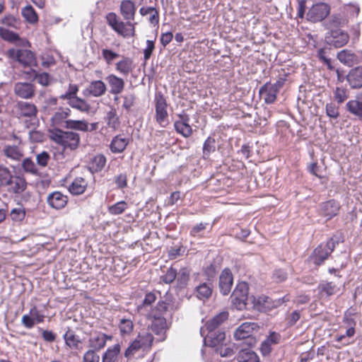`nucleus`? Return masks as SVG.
I'll list each match as a JSON object with an SVG mask.
<instances>
[{"label": "nucleus", "instance_id": "774afa93", "mask_svg": "<svg viewBox=\"0 0 362 362\" xmlns=\"http://www.w3.org/2000/svg\"><path fill=\"white\" fill-rule=\"evenodd\" d=\"M267 300L266 296H253L252 297V303L255 309L263 312L264 306L265 305V302Z\"/></svg>", "mask_w": 362, "mask_h": 362}, {"label": "nucleus", "instance_id": "0e129e2a", "mask_svg": "<svg viewBox=\"0 0 362 362\" xmlns=\"http://www.w3.org/2000/svg\"><path fill=\"white\" fill-rule=\"evenodd\" d=\"M347 18L341 17L340 15H333L329 20V27L332 29L341 26L347 23Z\"/></svg>", "mask_w": 362, "mask_h": 362}, {"label": "nucleus", "instance_id": "09e8293b", "mask_svg": "<svg viewBox=\"0 0 362 362\" xmlns=\"http://www.w3.org/2000/svg\"><path fill=\"white\" fill-rule=\"evenodd\" d=\"M21 13L24 18L31 24L35 23L38 20L37 15L35 11L30 5L26 6L24 8H23L21 10Z\"/></svg>", "mask_w": 362, "mask_h": 362}, {"label": "nucleus", "instance_id": "a878e982", "mask_svg": "<svg viewBox=\"0 0 362 362\" xmlns=\"http://www.w3.org/2000/svg\"><path fill=\"white\" fill-rule=\"evenodd\" d=\"M259 93L264 103L267 104H272L276 100L278 93L276 89H274L271 83H266L262 86L259 90Z\"/></svg>", "mask_w": 362, "mask_h": 362}, {"label": "nucleus", "instance_id": "a18cd8bd", "mask_svg": "<svg viewBox=\"0 0 362 362\" xmlns=\"http://www.w3.org/2000/svg\"><path fill=\"white\" fill-rule=\"evenodd\" d=\"M289 300V298L287 296H284L283 298H279L277 299H272L268 296H267V300L265 302V305L264 306L263 312H267L271 310L272 309L276 308L279 306L281 305L284 303Z\"/></svg>", "mask_w": 362, "mask_h": 362}, {"label": "nucleus", "instance_id": "39448f33", "mask_svg": "<svg viewBox=\"0 0 362 362\" xmlns=\"http://www.w3.org/2000/svg\"><path fill=\"white\" fill-rule=\"evenodd\" d=\"M6 54L13 61L18 62L24 67H30L36 64V60L33 52L28 49L19 48L9 49Z\"/></svg>", "mask_w": 362, "mask_h": 362}, {"label": "nucleus", "instance_id": "9b49d317", "mask_svg": "<svg viewBox=\"0 0 362 362\" xmlns=\"http://www.w3.org/2000/svg\"><path fill=\"white\" fill-rule=\"evenodd\" d=\"M178 119L174 122V128L177 133L185 138H189L192 134V128L189 125V117L187 114L177 115Z\"/></svg>", "mask_w": 362, "mask_h": 362}, {"label": "nucleus", "instance_id": "49530a36", "mask_svg": "<svg viewBox=\"0 0 362 362\" xmlns=\"http://www.w3.org/2000/svg\"><path fill=\"white\" fill-rule=\"evenodd\" d=\"M158 292H148L145 295L143 302L138 306L139 311L148 310V308L151 307L152 304L157 300Z\"/></svg>", "mask_w": 362, "mask_h": 362}, {"label": "nucleus", "instance_id": "aec40b11", "mask_svg": "<svg viewBox=\"0 0 362 362\" xmlns=\"http://www.w3.org/2000/svg\"><path fill=\"white\" fill-rule=\"evenodd\" d=\"M226 339V333L223 331L218 329L217 331L207 332L204 336V343L210 346L216 347L223 345Z\"/></svg>", "mask_w": 362, "mask_h": 362}, {"label": "nucleus", "instance_id": "423d86ee", "mask_svg": "<svg viewBox=\"0 0 362 362\" xmlns=\"http://www.w3.org/2000/svg\"><path fill=\"white\" fill-rule=\"evenodd\" d=\"M156 121L161 127H165L169 124L168 104L163 95L158 93L155 95Z\"/></svg>", "mask_w": 362, "mask_h": 362}, {"label": "nucleus", "instance_id": "ddd939ff", "mask_svg": "<svg viewBox=\"0 0 362 362\" xmlns=\"http://www.w3.org/2000/svg\"><path fill=\"white\" fill-rule=\"evenodd\" d=\"M228 313L227 312H221L214 316L212 319L206 322L204 327L200 329L201 335L204 337L206 331H217L219 326L228 319Z\"/></svg>", "mask_w": 362, "mask_h": 362}, {"label": "nucleus", "instance_id": "0eeeda50", "mask_svg": "<svg viewBox=\"0 0 362 362\" xmlns=\"http://www.w3.org/2000/svg\"><path fill=\"white\" fill-rule=\"evenodd\" d=\"M148 317L151 320L150 328L155 334L159 336L158 340L163 341L165 339V332L168 329L167 322L163 316L154 313L153 310H151L148 313Z\"/></svg>", "mask_w": 362, "mask_h": 362}, {"label": "nucleus", "instance_id": "69168bd1", "mask_svg": "<svg viewBox=\"0 0 362 362\" xmlns=\"http://www.w3.org/2000/svg\"><path fill=\"white\" fill-rule=\"evenodd\" d=\"M100 356L97 351L89 349L83 356V362H100Z\"/></svg>", "mask_w": 362, "mask_h": 362}, {"label": "nucleus", "instance_id": "dca6fc26", "mask_svg": "<svg viewBox=\"0 0 362 362\" xmlns=\"http://www.w3.org/2000/svg\"><path fill=\"white\" fill-rule=\"evenodd\" d=\"M64 128L68 129L81 131L84 132H93L97 129L98 123L95 122L88 124V122L86 120L68 119L66 122V125H64Z\"/></svg>", "mask_w": 362, "mask_h": 362}, {"label": "nucleus", "instance_id": "5fc2aeb1", "mask_svg": "<svg viewBox=\"0 0 362 362\" xmlns=\"http://www.w3.org/2000/svg\"><path fill=\"white\" fill-rule=\"evenodd\" d=\"M349 98V90L343 87H337L334 91V98L338 104L343 103Z\"/></svg>", "mask_w": 362, "mask_h": 362}, {"label": "nucleus", "instance_id": "3c124183", "mask_svg": "<svg viewBox=\"0 0 362 362\" xmlns=\"http://www.w3.org/2000/svg\"><path fill=\"white\" fill-rule=\"evenodd\" d=\"M238 347L235 344L226 346L221 345L217 348L216 351L221 357H231L236 352Z\"/></svg>", "mask_w": 362, "mask_h": 362}, {"label": "nucleus", "instance_id": "9d476101", "mask_svg": "<svg viewBox=\"0 0 362 362\" xmlns=\"http://www.w3.org/2000/svg\"><path fill=\"white\" fill-rule=\"evenodd\" d=\"M329 13L327 4L321 3L313 5L307 13V19L315 23L324 20Z\"/></svg>", "mask_w": 362, "mask_h": 362}, {"label": "nucleus", "instance_id": "bf43d9fd", "mask_svg": "<svg viewBox=\"0 0 362 362\" xmlns=\"http://www.w3.org/2000/svg\"><path fill=\"white\" fill-rule=\"evenodd\" d=\"M326 115L332 119H337L339 116V107L334 103H327L325 105Z\"/></svg>", "mask_w": 362, "mask_h": 362}, {"label": "nucleus", "instance_id": "4c0bfd02", "mask_svg": "<svg viewBox=\"0 0 362 362\" xmlns=\"http://www.w3.org/2000/svg\"><path fill=\"white\" fill-rule=\"evenodd\" d=\"M139 13L142 16L148 15V22L153 25H157L159 23V13L155 7L142 6Z\"/></svg>", "mask_w": 362, "mask_h": 362}, {"label": "nucleus", "instance_id": "2f4dec72", "mask_svg": "<svg viewBox=\"0 0 362 362\" xmlns=\"http://www.w3.org/2000/svg\"><path fill=\"white\" fill-rule=\"evenodd\" d=\"M120 11L125 20H134L136 12L135 4L130 0H123L121 1Z\"/></svg>", "mask_w": 362, "mask_h": 362}, {"label": "nucleus", "instance_id": "473e14b6", "mask_svg": "<svg viewBox=\"0 0 362 362\" xmlns=\"http://www.w3.org/2000/svg\"><path fill=\"white\" fill-rule=\"evenodd\" d=\"M129 144V139L122 135L115 136L110 145V150L114 153H122Z\"/></svg>", "mask_w": 362, "mask_h": 362}, {"label": "nucleus", "instance_id": "c9c22d12", "mask_svg": "<svg viewBox=\"0 0 362 362\" xmlns=\"http://www.w3.org/2000/svg\"><path fill=\"white\" fill-rule=\"evenodd\" d=\"M114 30L124 37H133L135 35L134 25L130 22L124 23L120 21L115 28Z\"/></svg>", "mask_w": 362, "mask_h": 362}, {"label": "nucleus", "instance_id": "20e7f679", "mask_svg": "<svg viewBox=\"0 0 362 362\" xmlns=\"http://www.w3.org/2000/svg\"><path fill=\"white\" fill-rule=\"evenodd\" d=\"M339 240L331 238L326 243L320 244L313 252L312 259L316 265L322 264L334 251Z\"/></svg>", "mask_w": 362, "mask_h": 362}, {"label": "nucleus", "instance_id": "412c9836", "mask_svg": "<svg viewBox=\"0 0 362 362\" xmlns=\"http://www.w3.org/2000/svg\"><path fill=\"white\" fill-rule=\"evenodd\" d=\"M47 202L52 208L61 209L66 205L68 197L62 192L56 191L47 196Z\"/></svg>", "mask_w": 362, "mask_h": 362}, {"label": "nucleus", "instance_id": "4be33fe9", "mask_svg": "<svg viewBox=\"0 0 362 362\" xmlns=\"http://www.w3.org/2000/svg\"><path fill=\"white\" fill-rule=\"evenodd\" d=\"M340 209L339 203L334 200H329L322 203L320 205V214L327 218V220L331 219L337 216Z\"/></svg>", "mask_w": 362, "mask_h": 362}, {"label": "nucleus", "instance_id": "5701e85b", "mask_svg": "<svg viewBox=\"0 0 362 362\" xmlns=\"http://www.w3.org/2000/svg\"><path fill=\"white\" fill-rule=\"evenodd\" d=\"M135 69V64L132 58L122 57V59L115 64V70L124 76H127Z\"/></svg>", "mask_w": 362, "mask_h": 362}, {"label": "nucleus", "instance_id": "f8f14e48", "mask_svg": "<svg viewBox=\"0 0 362 362\" xmlns=\"http://www.w3.org/2000/svg\"><path fill=\"white\" fill-rule=\"evenodd\" d=\"M45 315L36 306H33L29 312V314L24 315L22 317L21 322L24 327L28 329L33 328L36 323L44 322Z\"/></svg>", "mask_w": 362, "mask_h": 362}, {"label": "nucleus", "instance_id": "de8ad7c7", "mask_svg": "<svg viewBox=\"0 0 362 362\" xmlns=\"http://www.w3.org/2000/svg\"><path fill=\"white\" fill-rule=\"evenodd\" d=\"M196 291L199 299H207L212 293V287L210 283H203L197 286Z\"/></svg>", "mask_w": 362, "mask_h": 362}, {"label": "nucleus", "instance_id": "37998d69", "mask_svg": "<svg viewBox=\"0 0 362 362\" xmlns=\"http://www.w3.org/2000/svg\"><path fill=\"white\" fill-rule=\"evenodd\" d=\"M122 336L129 335L134 329V322L130 318L123 317L119 320L118 325Z\"/></svg>", "mask_w": 362, "mask_h": 362}, {"label": "nucleus", "instance_id": "c03bdc74", "mask_svg": "<svg viewBox=\"0 0 362 362\" xmlns=\"http://www.w3.org/2000/svg\"><path fill=\"white\" fill-rule=\"evenodd\" d=\"M346 107L347 111L351 114L357 116L360 118L362 117V102L358 100H351L346 105Z\"/></svg>", "mask_w": 362, "mask_h": 362}, {"label": "nucleus", "instance_id": "c85d7f7f", "mask_svg": "<svg viewBox=\"0 0 362 362\" xmlns=\"http://www.w3.org/2000/svg\"><path fill=\"white\" fill-rule=\"evenodd\" d=\"M18 115L20 117H33L37 113L36 106L28 102H19L17 105Z\"/></svg>", "mask_w": 362, "mask_h": 362}, {"label": "nucleus", "instance_id": "ea45409f", "mask_svg": "<svg viewBox=\"0 0 362 362\" xmlns=\"http://www.w3.org/2000/svg\"><path fill=\"white\" fill-rule=\"evenodd\" d=\"M319 292L321 295L331 296L339 291V286L333 282L322 281L318 286Z\"/></svg>", "mask_w": 362, "mask_h": 362}, {"label": "nucleus", "instance_id": "13d9d810", "mask_svg": "<svg viewBox=\"0 0 362 362\" xmlns=\"http://www.w3.org/2000/svg\"><path fill=\"white\" fill-rule=\"evenodd\" d=\"M22 168L25 172L32 175H37L38 169L35 163L29 158H25L22 162Z\"/></svg>", "mask_w": 362, "mask_h": 362}, {"label": "nucleus", "instance_id": "bb28decb", "mask_svg": "<svg viewBox=\"0 0 362 362\" xmlns=\"http://www.w3.org/2000/svg\"><path fill=\"white\" fill-rule=\"evenodd\" d=\"M346 79L352 88H360L362 87V67L357 66L352 69L346 76Z\"/></svg>", "mask_w": 362, "mask_h": 362}, {"label": "nucleus", "instance_id": "2eb2a0df", "mask_svg": "<svg viewBox=\"0 0 362 362\" xmlns=\"http://www.w3.org/2000/svg\"><path fill=\"white\" fill-rule=\"evenodd\" d=\"M112 336L107 335L102 332H95L92 334L88 340V346L90 349L100 351L103 349L107 343V340H111Z\"/></svg>", "mask_w": 362, "mask_h": 362}, {"label": "nucleus", "instance_id": "393cba45", "mask_svg": "<svg viewBox=\"0 0 362 362\" xmlns=\"http://www.w3.org/2000/svg\"><path fill=\"white\" fill-rule=\"evenodd\" d=\"M6 187L10 192L21 194L26 189L27 182L23 176L13 175L9 184Z\"/></svg>", "mask_w": 362, "mask_h": 362}, {"label": "nucleus", "instance_id": "f3484780", "mask_svg": "<svg viewBox=\"0 0 362 362\" xmlns=\"http://www.w3.org/2000/svg\"><path fill=\"white\" fill-rule=\"evenodd\" d=\"M233 284V276L229 269H224L219 276V288L221 293L226 296L230 291Z\"/></svg>", "mask_w": 362, "mask_h": 362}, {"label": "nucleus", "instance_id": "4468645a", "mask_svg": "<svg viewBox=\"0 0 362 362\" xmlns=\"http://www.w3.org/2000/svg\"><path fill=\"white\" fill-rule=\"evenodd\" d=\"M337 58L344 64L351 66L361 62L362 52H353L351 50L343 49L338 53Z\"/></svg>", "mask_w": 362, "mask_h": 362}, {"label": "nucleus", "instance_id": "6e6552de", "mask_svg": "<svg viewBox=\"0 0 362 362\" xmlns=\"http://www.w3.org/2000/svg\"><path fill=\"white\" fill-rule=\"evenodd\" d=\"M248 286L245 282L239 283L233 291L230 298L233 305L238 310H243L246 306L247 300Z\"/></svg>", "mask_w": 362, "mask_h": 362}, {"label": "nucleus", "instance_id": "1a4fd4ad", "mask_svg": "<svg viewBox=\"0 0 362 362\" xmlns=\"http://www.w3.org/2000/svg\"><path fill=\"white\" fill-rule=\"evenodd\" d=\"M349 40V36L348 33L339 28L332 29L330 33L326 36L327 44L337 48L346 45Z\"/></svg>", "mask_w": 362, "mask_h": 362}, {"label": "nucleus", "instance_id": "e2e57ef3", "mask_svg": "<svg viewBox=\"0 0 362 362\" xmlns=\"http://www.w3.org/2000/svg\"><path fill=\"white\" fill-rule=\"evenodd\" d=\"M0 35L4 40L8 42H13L19 40V37L16 33L2 28H0Z\"/></svg>", "mask_w": 362, "mask_h": 362}, {"label": "nucleus", "instance_id": "8fccbe9b", "mask_svg": "<svg viewBox=\"0 0 362 362\" xmlns=\"http://www.w3.org/2000/svg\"><path fill=\"white\" fill-rule=\"evenodd\" d=\"M359 12L360 8L358 4H348L344 6V13L346 16L345 18H347V21L349 19H352L357 17Z\"/></svg>", "mask_w": 362, "mask_h": 362}, {"label": "nucleus", "instance_id": "58836bf2", "mask_svg": "<svg viewBox=\"0 0 362 362\" xmlns=\"http://www.w3.org/2000/svg\"><path fill=\"white\" fill-rule=\"evenodd\" d=\"M4 153L8 158L18 160L23 157V151L19 146L8 145L4 147Z\"/></svg>", "mask_w": 362, "mask_h": 362}, {"label": "nucleus", "instance_id": "a19ab883", "mask_svg": "<svg viewBox=\"0 0 362 362\" xmlns=\"http://www.w3.org/2000/svg\"><path fill=\"white\" fill-rule=\"evenodd\" d=\"M120 352V345L116 344L109 347L102 357V362H116Z\"/></svg>", "mask_w": 362, "mask_h": 362}, {"label": "nucleus", "instance_id": "c756f323", "mask_svg": "<svg viewBox=\"0 0 362 362\" xmlns=\"http://www.w3.org/2000/svg\"><path fill=\"white\" fill-rule=\"evenodd\" d=\"M281 339V336L276 332H272L267 338L262 341L260 350L263 355L269 354L272 351V346L277 344Z\"/></svg>", "mask_w": 362, "mask_h": 362}, {"label": "nucleus", "instance_id": "a211bd4d", "mask_svg": "<svg viewBox=\"0 0 362 362\" xmlns=\"http://www.w3.org/2000/svg\"><path fill=\"white\" fill-rule=\"evenodd\" d=\"M107 90L106 85L100 80L92 81L88 86L83 91L86 97L93 96L100 97L103 95Z\"/></svg>", "mask_w": 362, "mask_h": 362}, {"label": "nucleus", "instance_id": "864d4df0", "mask_svg": "<svg viewBox=\"0 0 362 362\" xmlns=\"http://www.w3.org/2000/svg\"><path fill=\"white\" fill-rule=\"evenodd\" d=\"M128 208V204L124 201H120L108 207V212L112 215L122 214Z\"/></svg>", "mask_w": 362, "mask_h": 362}, {"label": "nucleus", "instance_id": "4d7b16f0", "mask_svg": "<svg viewBox=\"0 0 362 362\" xmlns=\"http://www.w3.org/2000/svg\"><path fill=\"white\" fill-rule=\"evenodd\" d=\"M11 172L6 167L0 166V187H6L12 179Z\"/></svg>", "mask_w": 362, "mask_h": 362}, {"label": "nucleus", "instance_id": "b1692460", "mask_svg": "<svg viewBox=\"0 0 362 362\" xmlns=\"http://www.w3.org/2000/svg\"><path fill=\"white\" fill-rule=\"evenodd\" d=\"M105 80L110 88V92L112 95H118L123 91L125 86L123 78L111 74L106 76Z\"/></svg>", "mask_w": 362, "mask_h": 362}, {"label": "nucleus", "instance_id": "72a5a7b5", "mask_svg": "<svg viewBox=\"0 0 362 362\" xmlns=\"http://www.w3.org/2000/svg\"><path fill=\"white\" fill-rule=\"evenodd\" d=\"M65 344L71 349H78L81 344V340L78 336L75 334L74 332L69 329L63 335Z\"/></svg>", "mask_w": 362, "mask_h": 362}, {"label": "nucleus", "instance_id": "f03ea898", "mask_svg": "<svg viewBox=\"0 0 362 362\" xmlns=\"http://www.w3.org/2000/svg\"><path fill=\"white\" fill-rule=\"evenodd\" d=\"M153 341V335L147 330L139 332L124 352V356L129 358L136 354L138 351H145L150 348Z\"/></svg>", "mask_w": 362, "mask_h": 362}, {"label": "nucleus", "instance_id": "cd10ccee", "mask_svg": "<svg viewBox=\"0 0 362 362\" xmlns=\"http://www.w3.org/2000/svg\"><path fill=\"white\" fill-rule=\"evenodd\" d=\"M15 93L22 98H30L35 94L34 86L30 83H17L14 87Z\"/></svg>", "mask_w": 362, "mask_h": 362}, {"label": "nucleus", "instance_id": "6e6d98bb", "mask_svg": "<svg viewBox=\"0 0 362 362\" xmlns=\"http://www.w3.org/2000/svg\"><path fill=\"white\" fill-rule=\"evenodd\" d=\"M177 281L180 288L185 287L189 279V272L187 268H182L177 273Z\"/></svg>", "mask_w": 362, "mask_h": 362}, {"label": "nucleus", "instance_id": "e433bc0d", "mask_svg": "<svg viewBox=\"0 0 362 362\" xmlns=\"http://www.w3.org/2000/svg\"><path fill=\"white\" fill-rule=\"evenodd\" d=\"M107 160L104 155L97 154L92 158L89 163V170L91 173L100 172L105 166Z\"/></svg>", "mask_w": 362, "mask_h": 362}, {"label": "nucleus", "instance_id": "680f3d73", "mask_svg": "<svg viewBox=\"0 0 362 362\" xmlns=\"http://www.w3.org/2000/svg\"><path fill=\"white\" fill-rule=\"evenodd\" d=\"M102 56L107 64H111L114 60L119 57V54L112 49H103Z\"/></svg>", "mask_w": 362, "mask_h": 362}, {"label": "nucleus", "instance_id": "603ef678", "mask_svg": "<svg viewBox=\"0 0 362 362\" xmlns=\"http://www.w3.org/2000/svg\"><path fill=\"white\" fill-rule=\"evenodd\" d=\"M215 139L211 136L208 137L204 143L203 145V157L206 159L209 158V155L215 151L216 146H215Z\"/></svg>", "mask_w": 362, "mask_h": 362}, {"label": "nucleus", "instance_id": "7ed1b4c3", "mask_svg": "<svg viewBox=\"0 0 362 362\" xmlns=\"http://www.w3.org/2000/svg\"><path fill=\"white\" fill-rule=\"evenodd\" d=\"M259 327L255 322H246L241 324L234 332V338L236 340H245V344L249 346H253L257 343L254 336L258 332Z\"/></svg>", "mask_w": 362, "mask_h": 362}, {"label": "nucleus", "instance_id": "79ce46f5", "mask_svg": "<svg viewBox=\"0 0 362 362\" xmlns=\"http://www.w3.org/2000/svg\"><path fill=\"white\" fill-rule=\"evenodd\" d=\"M68 105L74 109L81 112H88L90 109V105L83 99L76 97L72 100L67 102Z\"/></svg>", "mask_w": 362, "mask_h": 362}, {"label": "nucleus", "instance_id": "f704fd0d", "mask_svg": "<svg viewBox=\"0 0 362 362\" xmlns=\"http://www.w3.org/2000/svg\"><path fill=\"white\" fill-rule=\"evenodd\" d=\"M88 185L87 181L83 177H78L74 180L69 187V191L74 195L83 194Z\"/></svg>", "mask_w": 362, "mask_h": 362}, {"label": "nucleus", "instance_id": "f257e3e1", "mask_svg": "<svg viewBox=\"0 0 362 362\" xmlns=\"http://www.w3.org/2000/svg\"><path fill=\"white\" fill-rule=\"evenodd\" d=\"M49 133L50 139L60 145L64 151H74L80 145L81 136L77 132L52 128L49 130Z\"/></svg>", "mask_w": 362, "mask_h": 362}, {"label": "nucleus", "instance_id": "052dcab7", "mask_svg": "<svg viewBox=\"0 0 362 362\" xmlns=\"http://www.w3.org/2000/svg\"><path fill=\"white\" fill-rule=\"evenodd\" d=\"M10 216L13 221L21 222L25 218V209L21 206L14 208L11 211Z\"/></svg>", "mask_w": 362, "mask_h": 362}, {"label": "nucleus", "instance_id": "338daca9", "mask_svg": "<svg viewBox=\"0 0 362 362\" xmlns=\"http://www.w3.org/2000/svg\"><path fill=\"white\" fill-rule=\"evenodd\" d=\"M107 124L112 129H117L119 127V122L115 111L112 110L107 112Z\"/></svg>", "mask_w": 362, "mask_h": 362}, {"label": "nucleus", "instance_id": "6ab92c4d", "mask_svg": "<svg viewBox=\"0 0 362 362\" xmlns=\"http://www.w3.org/2000/svg\"><path fill=\"white\" fill-rule=\"evenodd\" d=\"M71 110L69 107H59L52 116L50 121L53 128L64 127L66 119L71 115Z\"/></svg>", "mask_w": 362, "mask_h": 362}, {"label": "nucleus", "instance_id": "7c9ffc66", "mask_svg": "<svg viewBox=\"0 0 362 362\" xmlns=\"http://www.w3.org/2000/svg\"><path fill=\"white\" fill-rule=\"evenodd\" d=\"M235 358L238 362H259V356L250 348L241 349Z\"/></svg>", "mask_w": 362, "mask_h": 362}]
</instances>
